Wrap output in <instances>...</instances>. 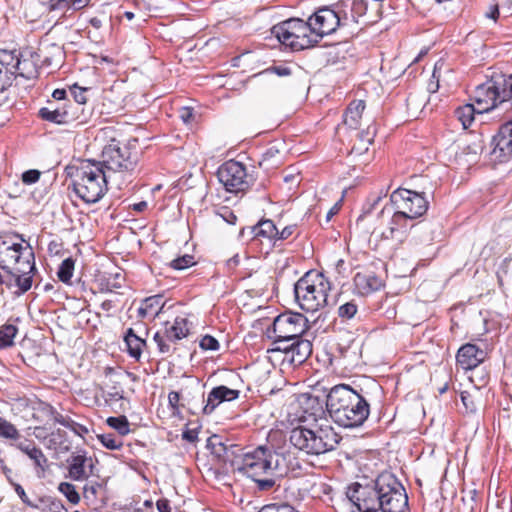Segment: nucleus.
<instances>
[{"instance_id":"obj_18","label":"nucleus","mask_w":512,"mask_h":512,"mask_svg":"<svg viewBox=\"0 0 512 512\" xmlns=\"http://www.w3.org/2000/svg\"><path fill=\"white\" fill-rule=\"evenodd\" d=\"M239 395V390L230 389L224 385L214 387L209 392L207 399H202V402H205V405L203 406V413L206 415L211 414L222 402L233 401L237 399ZM202 398H204L203 394Z\"/></svg>"},{"instance_id":"obj_64","label":"nucleus","mask_w":512,"mask_h":512,"mask_svg":"<svg viewBox=\"0 0 512 512\" xmlns=\"http://www.w3.org/2000/svg\"><path fill=\"white\" fill-rule=\"evenodd\" d=\"M182 438L190 443L198 439V431L196 429H185L182 433Z\"/></svg>"},{"instance_id":"obj_8","label":"nucleus","mask_w":512,"mask_h":512,"mask_svg":"<svg viewBox=\"0 0 512 512\" xmlns=\"http://www.w3.org/2000/svg\"><path fill=\"white\" fill-rule=\"evenodd\" d=\"M272 34L280 43L289 46L293 50H303L319 43L314 37L310 19L304 21L299 18H291L281 22L272 28Z\"/></svg>"},{"instance_id":"obj_28","label":"nucleus","mask_w":512,"mask_h":512,"mask_svg":"<svg viewBox=\"0 0 512 512\" xmlns=\"http://www.w3.org/2000/svg\"><path fill=\"white\" fill-rule=\"evenodd\" d=\"M91 0H48L45 3L46 10L48 12L69 10L78 11L85 8Z\"/></svg>"},{"instance_id":"obj_57","label":"nucleus","mask_w":512,"mask_h":512,"mask_svg":"<svg viewBox=\"0 0 512 512\" xmlns=\"http://www.w3.org/2000/svg\"><path fill=\"white\" fill-rule=\"evenodd\" d=\"M12 485L14 487L15 492L17 493V495L20 497V499L22 500V502L24 504H26L27 506L32 507V508H37V506L30 501L24 488L20 484L12 483Z\"/></svg>"},{"instance_id":"obj_35","label":"nucleus","mask_w":512,"mask_h":512,"mask_svg":"<svg viewBox=\"0 0 512 512\" xmlns=\"http://www.w3.org/2000/svg\"><path fill=\"white\" fill-rule=\"evenodd\" d=\"M18 328L13 324H5L0 327V349L13 345Z\"/></svg>"},{"instance_id":"obj_24","label":"nucleus","mask_w":512,"mask_h":512,"mask_svg":"<svg viewBox=\"0 0 512 512\" xmlns=\"http://www.w3.org/2000/svg\"><path fill=\"white\" fill-rule=\"evenodd\" d=\"M15 447L33 460L36 467L45 471L48 466V459L43 451L38 448L33 440L24 439L15 444Z\"/></svg>"},{"instance_id":"obj_29","label":"nucleus","mask_w":512,"mask_h":512,"mask_svg":"<svg viewBox=\"0 0 512 512\" xmlns=\"http://www.w3.org/2000/svg\"><path fill=\"white\" fill-rule=\"evenodd\" d=\"M189 333L188 321L184 317H176L171 325L166 323L165 337L170 342L185 338Z\"/></svg>"},{"instance_id":"obj_20","label":"nucleus","mask_w":512,"mask_h":512,"mask_svg":"<svg viewBox=\"0 0 512 512\" xmlns=\"http://www.w3.org/2000/svg\"><path fill=\"white\" fill-rule=\"evenodd\" d=\"M410 216L408 214H404L399 209H395L391 221L390 226L386 231L382 232V237L385 239H397L402 240L407 229L409 228ZM413 225H410L412 227Z\"/></svg>"},{"instance_id":"obj_53","label":"nucleus","mask_w":512,"mask_h":512,"mask_svg":"<svg viewBox=\"0 0 512 512\" xmlns=\"http://www.w3.org/2000/svg\"><path fill=\"white\" fill-rule=\"evenodd\" d=\"M40 175V171L36 169L27 170L22 174V181L27 185H31L39 180Z\"/></svg>"},{"instance_id":"obj_3","label":"nucleus","mask_w":512,"mask_h":512,"mask_svg":"<svg viewBox=\"0 0 512 512\" xmlns=\"http://www.w3.org/2000/svg\"><path fill=\"white\" fill-rule=\"evenodd\" d=\"M363 9L361 0H344L331 6L317 9L310 17L314 37L320 41L324 36L330 35L341 26L356 23L358 16L355 11Z\"/></svg>"},{"instance_id":"obj_14","label":"nucleus","mask_w":512,"mask_h":512,"mask_svg":"<svg viewBox=\"0 0 512 512\" xmlns=\"http://www.w3.org/2000/svg\"><path fill=\"white\" fill-rule=\"evenodd\" d=\"M217 176L228 192H242L249 186L246 167L238 161L229 160L223 163Z\"/></svg>"},{"instance_id":"obj_51","label":"nucleus","mask_w":512,"mask_h":512,"mask_svg":"<svg viewBox=\"0 0 512 512\" xmlns=\"http://www.w3.org/2000/svg\"><path fill=\"white\" fill-rule=\"evenodd\" d=\"M87 88H82L77 85L71 87V92L73 94L74 100L78 105L85 104L87 101L86 92Z\"/></svg>"},{"instance_id":"obj_1","label":"nucleus","mask_w":512,"mask_h":512,"mask_svg":"<svg viewBox=\"0 0 512 512\" xmlns=\"http://www.w3.org/2000/svg\"><path fill=\"white\" fill-rule=\"evenodd\" d=\"M326 409L331 419L343 428H357L370 414V404L363 390L348 384L333 386L326 396Z\"/></svg>"},{"instance_id":"obj_27","label":"nucleus","mask_w":512,"mask_h":512,"mask_svg":"<svg viewBox=\"0 0 512 512\" xmlns=\"http://www.w3.org/2000/svg\"><path fill=\"white\" fill-rule=\"evenodd\" d=\"M164 307L163 296L154 295L144 299L138 308V317H156Z\"/></svg>"},{"instance_id":"obj_37","label":"nucleus","mask_w":512,"mask_h":512,"mask_svg":"<svg viewBox=\"0 0 512 512\" xmlns=\"http://www.w3.org/2000/svg\"><path fill=\"white\" fill-rule=\"evenodd\" d=\"M376 134V129L374 126H369L365 131H361L358 133L359 136V146L354 147L353 150H356L357 153H362L363 151L368 150V145L373 142L374 136Z\"/></svg>"},{"instance_id":"obj_2","label":"nucleus","mask_w":512,"mask_h":512,"mask_svg":"<svg viewBox=\"0 0 512 512\" xmlns=\"http://www.w3.org/2000/svg\"><path fill=\"white\" fill-rule=\"evenodd\" d=\"M312 420L305 419L302 424L291 429L289 442L297 450L312 456H318L333 450L339 443L340 437L335 432L326 417L317 418L310 415Z\"/></svg>"},{"instance_id":"obj_17","label":"nucleus","mask_w":512,"mask_h":512,"mask_svg":"<svg viewBox=\"0 0 512 512\" xmlns=\"http://www.w3.org/2000/svg\"><path fill=\"white\" fill-rule=\"evenodd\" d=\"M35 271V263L29 261H22V267H14L13 290L11 292L16 296L26 293L32 287Z\"/></svg>"},{"instance_id":"obj_61","label":"nucleus","mask_w":512,"mask_h":512,"mask_svg":"<svg viewBox=\"0 0 512 512\" xmlns=\"http://www.w3.org/2000/svg\"><path fill=\"white\" fill-rule=\"evenodd\" d=\"M180 401V394L176 391H171L168 394V403L173 411L178 410Z\"/></svg>"},{"instance_id":"obj_47","label":"nucleus","mask_w":512,"mask_h":512,"mask_svg":"<svg viewBox=\"0 0 512 512\" xmlns=\"http://www.w3.org/2000/svg\"><path fill=\"white\" fill-rule=\"evenodd\" d=\"M267 477L261 478L256 477V479H252L256 485L257 489L259 491H268L272 489L275 486V479L273 478L274 475H266Z\"/></svg>"},{"instance_id":"obj_36","label":"nucleus","mask_w":512,"mask_h":512,"mask_svg":"<svg viewBox=\"0 0 512 512\" xmlns=\"http://www.w3.org/2000/svg\"><path fill=\"white\" fill-rule=\"evenodd\" d=\"M75 261L68 257L62 261L57 271V276L63 283H70L74 272Z\"/></svg>"},{"instance_id":"obj_45","label":"nucleus","mask_w":512,"mask_h":512,"mask_svg":"<svg viewBox=\"0 0 512 512\" xmlns=\"http://www.w3.org/2000/svg\"><path fill=\"white\" fill-rule=\"evenodd\" d=\"M102 445L110 450H118L122 446L121 440L116 438L113 434H102L99 436Z\"/></svg>"},{"instance_id":"obj_33","label":"nucleus","mask_w":512,"mask_h":512,"mask_svg":"<svg viewBox=\"0 0 512 512\" xmlns=\"http://www.w3.org/2000/svg\"><path fill=\"white\" fill-rule=\"evenodd\" d=\"M476 112L474 105L465 104L455 109L454 117L461 123L463 129H467L474 122Z\"/></svg>"},{"instance_id":"obj_11","label":"nucleus","mask_w":512,"mask_h":512,"mask_svg":"<svg viewBox=\"0 0 512 512\" xmlns=\"http://www.w3.org/2000/svg\"><path fill=\"white\" fill-rule=\"evenodd\" d=\"M307 322V318L301 313H282L274 319L272 327L267 330V336L295 340L308 329Z\"/></svg>"},{"instance_id":"obj_5","label":"nucleus","mask_w":512,"mask_h":512,"mask_svg":"<svg viewBox=\"0 0 512 512\" xmlns=\"http://www.w3.org/2000/svg\"><path fill=\"white\" fill-rule=\"evenodd\" d=\"M474 99L479 106L478 113L497 108L512 113V74L493 75L476 87Z\"/></svg>"},{"instance_id":"obj_9","label":"nucleus","mask_w":512,"mask_h":512,"mask_svg":"<svg viewBox=\"0 0 512 512\" xmlns=\"http://www.w3.org/2000/svg\"><path fill=\"white\" fill-rule=\"evenodd\" d=\"M102 160L97 161L109 174L116 172H131L135 169L139 152L131 143L120 144L112 140L102 151Z\"/></svg>"},{"instance_id":"obj_44","label":"nucleus","mask_w":512,"mask_h":512,"mask_svg":"<svg viewBox=\"0 0 512 512\" xmlns=\"http://www.w3.org/2000/svg\"><path fill=\"white\" fill-rule=\"evenodd\" d=\"M258 512H298L293 506L287 503H271L264 505Z\"/></svg>"},{"instance_id":"obj_38","label":"nucleus","mask_w":512,"mask_h":512,"mask_svg":"<svg viewBox=\"0 0 512 512\" xmlns=\"http://www.w3.org/2000/svg\"><path fill=\"white\" fill-rule=\"evenodd\" d=\"M58 490L70 503L76 505L80 502V495L73 484L69 482H61L58 486Z\"/></svg>"},{"instance_id":"obj_23","label":"nucleus","mask_w":512,"mask_h":512,"mask_svg":"<svg viewBox=\"0 0 512 512\" xmlns=\"http://www.w3.org/2000/svg\"><path fill=\"white\" fill-rule=\"evenodd\" d=\"M290 352L288 356H285V360L289 361L293 365L302 364L312 352V344L308 340H304L301 337L293 340L289 345Z\"/></svg>"},{"instance_id":"obj_63","label":"nucleus","mask_w":512,"mask_h":512,"mask_svg":"<svg viewBox=\"0 0 512 512\" xmlns=\"http://www.w3.org/2000/svg\"><path fill=\"white\" fill-rule=\"evenodd\" d=\"M5 271V282H4V288L8 290H13V278H14V268L10 269H2Z\"/></svg>"},{"instance_id":"obj_56","label":"nucleus","mask_w":512,"mask_h":512,"mask_svg":"<svg viewBox=\"0 0 512 512\" xmlns=\"http://www.w3.org/2000/svg\"><path fill=\"white\" fill-rule=\"evenodd\" d=\"M47 512H68L61 500L50 498L47 504Z\"/></svg>"},{"instance_id":"obj_39","label":"nucleus","mask_w":512,"mask_h":512,"mask_svg":"<svg viewBox=\"0 0 512 512\" xmlns=\"http://www.w3.org/2000/svg\"><path fill=\"white\" fill-rule=\"evenodd\" d=\"M0 436L5 439L17 440L19 439L20 434L15 425L0 417Z\"/></svg>"},{"instance_id":"obj_22","label":"nucleus","mask_w":512,"mask_h":512,"mask_svg":"<svg viewBox=\"0 0 512 512\" xmlns=\"http://www.w3.org/2000/svg\"><path fill=\"white\" fill-rule=\"evenodd\" d=\"M39 116L45 121L58 125L68 124L74 120L67 107H54L52 102L39 110Z\"/></svg>"},{"instance_id":"obj_16","label":"nucleus","mask_w":512,"mask_h":512,"mask_svg":"<svg viewBox=\"0 0 512 512\" xmlns=\"http://www.w3.org/2000/svg\"><path fill=\"white\" fill-rule=\"evenodd\" d=\"M354 292L361 296H367L379 291L384 286L382 277L371 269H363L353 277Z\"/></svg>"},{"instance_id":"obj_60","label":"nucleus","mask_w":512,"mask_h":512,"mask_svg":"<svg viewBox=\"0 0 512 512\" xmlns=\"http://www.w3.org/2000/svg\"><path fill=\"white\" fill-rule=\"evenodd\" d=\"M194 117L193 109L190 107H182L179 110V118L183 121L185 124H189Z\"/></svg>"},{"instance_id":"obj_4","label":"nucleus","mask_w":512,"mask_h":512,"mask_svg":"<svg viewBox=\"0 0 512 512\" xmlns=\"http://www.w3.org/2000/svg\"><path fill=\"white\" fill-rule=\"evenodd\" d=\"M109 174L95 160H84L76 168L72 181L76 195L86 203L98 202L108 190Z\"/></svg>"},{"instance_id":"obj_40","label":"nucleus","mask_w":512,"mask_h":512,"mask_svg":"<svg viewBox=\"0 0 512 512\" xmlns=\"http://www.w3.org/2000/svg\"><path fill=\"white\" fill-rule=\"evenodd\" d=\"M358 311V304L355 300L348 301L338 307V316L342 320L352 319Z\"/></svg>"},{"instance_id":"obj_25","label":"nucleus","mask_w":512,"mask_h":512,"mask_svg":"<svg viewBox=\"0 0 512 512\" xmlns=\"http://www.w3.org/2000/svg\"><path fill=\"white\" fill-rule=\"evenodd\" d=\"M492 156L494 160L505 162L512 156V139L501 133H497L492 140Z\"/></svg>"},{"instance_id":"obj_15","label":"nucleus","mask_w":512,"mask_h":512,"mask_svg":"<svg viewBox=\"0 0 512 512\" xmlns=\"http://www.w3.org/2000/svg\"><path fill=\"white\" fill-rule=\"evenodd\" d=\"M22 261L35 263L32 247L29 244L23 246L21 243L3 241L0 245V268L22 267Z\"/></svg>"},{"instance_id":"obj_50","label":"nucleus","mask_w":512,"mask_h":512,"mask_svg":"<svg viewBox=\"0 0 512 512\" xmlns=\"http://www.w3.org/2000/svg\"><path fill=\"white\" fill-rule=\"evenodd\" d=\"M101 488L102 485L98 482L86 484L83 489L84 497L90 501L94 500L97 496L98 490Z\"/></svg>"},{"instance_id":"obj_59","label":"nucleus","mask_w":512,"mask_h":512,"mask_svg":"<svg viewBox=\"0 0 512 512\" xmlns=\"http://www.w3.org/2000/svg\"><path fill=\"white\" fill-rule=\"evenodd\" d=\"M296 229L295 225H289L284 227L281 231L278 230V235L275 237V244L277 241H283L288 239L294 233Z\"/></svg>"},{"instance_id":"obj_19","label":"nucleus","mask_w":512,"mask_h":512,"mask_svg":"<svg viewBox=\"0 0 512 512\" xmlns=\"http://www.w3.org/2000/svg\"><path fill=\"white\" fill-rule=\"evenodd\" d=\"M486 357V352L475 344L467 343L461 346L457 352V364L464 370H471L481 364Z\"/></svg>"},{"instance_id":"obj_32","label":"nucleus","mask_w":512,"mask_h":512,"mask_svg":"<svg viewBox=\"0 0 512 512\" xmlns=\"http://www.w3.org/2000/svg\"><path fill=\"white\" fill-rule=\"evenodd\" d=\"M14 74L30 80L37 77L38 68L32 59L21 56L16 63Z\"/></svg>"},{"instance_id":"obj_26","label":"nucleus","mask_w":512,"mask_h":512,"mask_svg":"<svg viewBox=\"0 0 512 512\" xmlns=\"http://www.w3.org/2000/svg\"><path fill=\"white\" fill-rule=\"evenodd\" d=\"M253 238H266L275 245V237L278 235V228L270 219L261 220L256 225L247 228Z\"/></svg>"},{"instance_id":"obj_52","label":"nucleus","mask_w":512,"mask_h":512,"mask_svg":"<svg viewBox=\"0 0 512 512\" xmlns=\"http://www.w3.org/2000/svg\"><path fill=\"white\" fill-rule=\"evenodd\" d=\"M124 391L121 388H118L117 386H113L105 393V401L106 402H112V401H119L124 398Z\"/></svg>"},{"instance_id":"obj_49","label":"nucleus","mask_w":512,"mask_h":512,"mask_svg":"<svg viewBox=\"0 0 512 512\" xmlns=\"http://www.w3.org/2000/svg\"><path fill=\"white\" fill-rule=\"evenodd\" d=\"M273 340V348L271 351H281L284 352L285 356H288L290 352L289 345L293 342V340H282L277 337H269Z\"/></svg>"},{"instance_id":"obj_30","label":"nucleus","mask_w":512,"mask_h":512,"mask_svg":"<svg viewBox=\"0 0 512 512\" xmlns=\"http://www.w3.org/2000/svg\"><path fill=\"white\" fill-rule=\"evenodd\" d=\"M364 109L365 102L363 100L351 102L344 114V124L351 129L359 128Z\"/></svg>"},{"instance_id":"obj_43","label":"nucleus","mask_w":512,"mask_h":512,"mask_svg":"<svg viewBox=\"0 0 512 512\" xmlns=\"http://www.w3.org/2000/svg\"><path fill=\"white\" fill-rule=\"evenodd\" d=\"M195 264L194 257L189 254L180 256L170 262V267L175 270H184Z\"/></svg>"},{"instance_id":"obj_13","label":"nucleus","mask_w":512,"mask_h":512,"mask_svg":"<svg viewBox=\"0 0 512 512\" xmlns=\"http://www.w3.org/2000/svg\"><path fill=\"white\" fill-rule=\"evenodd\" d=\"M425 193H419L408 189H397L391 196L390 200L395 209L401 210L410 216V219H416L426 213L429 201L424 196Z\"/></svg>"},{"instance_id":"obj_10","label":"nucleus","mask_w":512,"mask_h":512,"mask_svg":"<svg viewBox=\"0 0 512 512\" xmlns=\"http://www.w3.org/2000/svg\"><path fill=\"white\" fill-rule=\"evenodd\" d=\"M379 511L381 512H406L408 509V497L401 483L390 473H382L378 476Z\"/></svg>"},{"instance_id":"obj_54","label":"nucleus","mask_w":512,"mask_h":512,"mask_svg":"<svg viewBox=\"0 0 512 512\" xmlns=\"http://www.w3.org/2000/svg\"><path fill=\"white\" fill-rule=\"evenodd\" d=\"M218 215L226 221L228 224H235L237 216L228 207H221L218 211Z\"/></svg>"},{"instance_id":"obj_46","label":"nucleus","mask_w":512,"mask_h":512,"mask_svg":"<svg viewBox=\"0 0 512 512\" xmlns=\"http://www.w3.org/2000/svg\"><path fill=\"white\" fill-rule=\"evenodd\" d=\"M50 412H51V416H52V419L54 420V422L59 423L66 428L75 430V426H79L72 419H70L69 417L63 416L62 414L58 413L52 407L50 408Z\"/></svg>"},{"instance_id":"obj_34","label":"nucleus","mask_w":512,"mask_h":512,"mask_svg":"<svg viewBox=\"0 0 512 512\" xmlns=\"http://www.w3.org/2000/svg\"><path fill=\"white\" fill-rule=\"evenodd\" d=\"M19 55L15 51L0 50V67H2L3 74H14L16 63L18 62Z\"/></svg>"},{"instance_id":"obj_55","label":"nucleus","mask_w":512,"mask_h":512,"mask_svg":"<svg viewBox=\"0 0 512 512\" xmlns=\"http://www.w3.org/2000/svg\"><path fill=\"white\" fill-rule=\"evenodd\" d=\"M154 341L156 342L158 349L161 353H169L170 345L166 342L165 334L161 335L159 332L155 333Z\"/></svg>"},{"instance_id":"obj_41","label":"nucleus","mask_w":512,"mask_h":512,"mask_svg":"<svg viewBox=\"0 0 512 512\" xmlns=\"http://www.w3.org/2000/svg\"><path fill=\"white\" fill-rule=\"evenodd\" d=\"M107 424L117 430L121 435H127L130 432L129 422L125 416L109 417Z\"/></svg>"},{"instance_id":"obj_12","label":"nucleus","mask_w":512,"mask_h":512,"mask_svg":"<svg viewBox=\"0 0 512 512\" xmlns=\"http://www.w3.org/2000/svg\"><path fill=\"white\" fill-rule=\"evenodd\" d=\"M347 498L361 512L379 511V488L378 477L365 484L355 482L348 486L346 491Z\"/></svg>"},{"instance_id":"obj_62","label":"nucleus","mask_w":512,"mask_h":512,"mask_svg":"<svg viewBox=\"0 0 512 512\" xmlns=\"http://www.w3.org/2000/svg\"><path fill=\"white\" fill-rule=\"evenodd\" d=\"M506 114H508V117L511 118V120L507 121L505 124H503L500 129H499V133L507 136V137H510L512 139V113L511 112H505Z\"/></svg>"},{"instance_id":"obj_42","label":"nucleus","mask_w":512,"mask_h":512,"mask_svg":"<svg viewBox=\"0 0 512 512\" xmlns=\"http://www.w3.org/2000/svg\"><path fill=\"white\" fill-rule=\"evenodd\" d=\"M386 195L387 192L381 191L379 194L372 195V197L369 198L368 203L364 206L363 214L360 215L357 219V225H359V223L364 220L367 214H370L377 207L378 203L382 200L383 197H386Z\"/></svg>"},{"instance_id":"obj_58","label":"nucleus","mask_w":512,"mask_h":512,"mask_svg":"<svg viewBox=\"0 0 512 512\" xmlns=\"http://www.w3.org/2000/svg\"><path fill=\"white\" fill-rule=\"evenodd\" d=\"M274 73L278 76H288L291 74V69L286 66H272L264 70L261 74Z\"/></svg>"},{"instance_id":"obj_7","label":"nucleus","mask_w":512,"mask_h":512,"mask_svg":"<svg viewBox=\"0 0 512 512\" xmlns=\"http://www.w3.org/2000/svg\"><path fill=\"white\" fill-rule=\"evenodd\" d=\"M331 290L330 281L319 272H307L294 285V294L300 308L307 312H316L328 303Z\"/></svg>"},{"instance_id":"obj_6","label":"nucleus","mask_w":512,"mask_h":512,"mask_svg":"<svg viewBox=\"0 0 512 512\" xmlns=\"http://www.w3.org/2000/svg\"><path fill=\"white\" fill-rule=\"evenodd\" d=\"M237 470L251 479L264 475L283 476L289 470L286 456L270 447L259 446L244 454Z\"/></svg>"},{"instance_id":"obj_48","label":"nucleus","mask_w":512,"mask_h":512,"mask_svg":"<svg viewBox=\"0 0 512 512\" xmlns=\"http://www.w3.org/2000/svg\"><path fill=\"white\" fill-rule=\"evenodd\" d=\"M199 346L203 350L217 351L220 347L216 338L211 335H205L200 340Z\"/></svg>"},{"instance_id":"obj_21","label":"nucleus","mask_w":512,"mask_h":512,"mask_svg":"<svg viewBox=\"0 0 512 512\" xmlns=\"http://www.w3.org/2000/svg\"><path fill=\"white\" fill-rule=\"evenodd\" d=\"M68 477L74 481H83L88 478V466L93 469V461L84 454L72 455L68 460Z\"/></svg>"},{"instance_id":"obj_31","label":"nucleus","mask_w":512,"mask_h":512,"mask_svg":"<svg viewBox=\"0 0 512 512\" xmlns=\"http://www.w3.org/2000/svg\"><path fill=\"white\" fill-rule=\"evenodd\" d=\"M127 346L128 354L136 360H139L142 354V349L146 342L141 337L137 336L132 328H129L124 338Z\"/></svg>"}]
</instances>
